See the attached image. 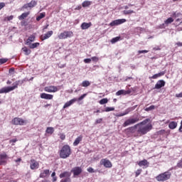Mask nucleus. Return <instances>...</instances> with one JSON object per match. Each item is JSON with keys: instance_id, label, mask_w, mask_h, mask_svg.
<instances>
[{"instance_id": "nucleus-1", "label": "nucleus", "mask_w": 182, "mask_h": 182, "mask_svg": "<svg viewBox=\"0 0 182 182\" xmlns=\"http://www.w3.org/2000/svg\"><path fill=\"white\" fill-rule=\"evenodd\" d=\"M137 127L138 129L136 133L134 135V137H141V136H144V134H147L149 132L153 130V124L150 119H146L134 127H129L127 130L129 131L130 133H134Z\"/></svg>"}, {"instance_id": "nucleus-2", "label": "nucleus", "mask_w": 182, "mask_h": 182, "mask_svg": "<svg viewBox=\"0 0 182 182\" xmlns=\"http://www.w3.org/2000/svg\"><path fill=\"white\" fill-rule=\"evenodd\" d=\"M25 82H26V79H23V80H19L16 81L12 87H2L0 90V95L2 93H9V92H12V90H15V89H18V86L22 85H23V83H25Z\"/></svg>"}, {"instance_id": "nucleus-3", "label": "nucleus", "mask_w": 182, "mask_h": 182, "mask_svg": "<svg viewBox=\"0 0 182 182\" xmlns=\"http://www.w3.org/2000/svg\"><path fill=\"white\" fill-rule=\"evenodd\" d=\"M72 154V149L69 145H64L59 151L60 159H68Z\"/></svg>"}, {"instance_id": "nucleus-4", "label": "nucleus", "mask_w": 182, "mask_h": 182, "mask_svg": "<svg viewBox=\"0 0 182 182\" xmlns=\"http://www.w3.org/2000/svg\"><path fill=\"white\" fill-rule=\"evenodd\" d=\"M170 178H171V172L169 171L160 173L156 177L157 181H167V180H170Z\"/></svg>"}, {"instance_id": "nucleus-5", "label": "nucleus", "mask_w": 182, "mask_h": 182, "mask_svg": "<svg viewBox=\"0 0 182 182\" xmlns=\"http://www.w3.org/2000/svg\"><path fill=\"white\" fill-rule=\"evenodd\" d=\"M28 124V120L20 117H15L11 120V124L14 126H25Z\"/></svg>"}, {"instance_id": "nucleus-6", "label": "nucleus", "mask_w": 182, "mask_h": 182, "mask_svg": "<svg viewBox=\"0 0 182 182\" xmlns=\"http://www.w3.org/2000/svg\"><path fill=\"white\" fill-rule=\"evenodd\" d=\"M138 122H140V118L139 117H129L125 122L123 123L122 126L123 127H127V126H131L132 124H135V123H137Z\"/></svg>"}, {"instance_id": "nucleus-7", "label": "nucleus", "mask_w": 182, "mask_h": 182, "mask_svg": "<svg viewBox=\"0 0 182 182\" xmlns=\"http://www.w3.org/2000/svg\"><path fill=\"white\" fill-rule=\"evenodd\" d=\"M59 90H60L59 86L50 85L44 87V91L47 92V93H56Z\"/></svg>"}, {"instance_id": "nucleus-8", "label": "nucleus", "mask_w": 182, "mask_h": 182, "mask_svg": "<svg viewBox=\"0 0 182 182\" xmlns=\"http://www.w3.org/2000/svg\"><path fill=\"white\" fill-rule=\"evenodd\" d=\"M137 107V105H134L133 107H130L125 109L124 112L119 113V114H114V116L116 117H123V116H126L130 113V112H133V110H135L136 108Z\"/></svg>"}, {"instance_id": "nucleus-9", "label": "nucleus", "mask_w": 182, "mask_h": 182, "mask_svg": "<svg viewBox=\"0 0 182 182\" xmlns=\"http://www.w3.org/2000/svg\"><path fill=\"white\" fill-rule=\"evenodd\" d=\"M73 31H64L58 36V39H68V38H73Z\"/></svg>"}, {"instance_id": "nucleus-10", "label": "nucleus", "mask_w": 182, "mask_h": 182, "mask_svg": "<svg viewBox=\"0 0 182 182\" xmlns=\"http://www.w3.org/2000/svg\"><path fill=\"white\" fill-rule=\"evenodd\" d=\"M101 166H104L105 168H112L113 167V164H112V161L107 159H101L100 162Z\"/></svg>"}, {"instance_id": "nucleus-11", "label": "nucleus", "mask_w": 182, "mask_h": 182, "mask_svg": "<svg viewBox=\"0 0 182 182\" xmlns=\"http://www.w3.org/2000/svg\"><path fill=\"white\" fill-rule=\"evenodd\" d=\"M38 5V1L35 0H32L30 3L26 4L22 6V9H28V8H30V9H32V8H35Z\"/></svg>"}, {"instance_id": "nucleus-12", "label": "nucleus", "mask_w": 182, "mask_h": 182, "mask_svg": "<svg viewBox=\"0 0 182 182\" xmlns=\"http://www.w3.org/2000/svg\"><path fill=\"white\" fill-rule=\"evenodd\" d=\"M127 20L126 18H121V19H117L112 21L109 23L110 26H117V25H122V23H124V22H127Z\"/></svg>"}, {"instance_id": "nucleus-13", "label": "nucleus", "mask_w": 182, "mask_h": 182, "mask_svg": "<svg viewBox=\"0 0 182 182\" xmlns=\"http://www.w3.org/2000/svg\"><path fill=\"white\" fill-rule=\"evenodd\" d=\"M30 168L31 170H37L39 168V162L36 161L35 159H31Z\"/></svg>"}, {"instance_id": "nucleus-14", "label": "nucleus", "mask_w": 182, "mask_h": 182, "mask_svg": "<svg viewBox=\"0 0 182 182\" xmlns=\"http://www.w3.org/2000/svg\"><path fill=\"white\" fill-rule=\"evenodd\" d=\"M40 97L41 99H45L46 100H52V99H53V95L43 92L40 95Z\"/></svg>"}, {"instance_id": "nucleus-15", "label": "nucleus", "mask_w": 182, "mask_h": 182, "mask_svg": "<svg viewBox=\"0 0 182 182\" xmlns=\"http://www.w3.org/2000/svg\"><path fill=\"white\" fill-rule=\"evenodd\" d=\"M82 168L79 167V166H76L74 167L72 170H71V173H73V176H79L80 174L82 173Z\"/></svg>"}, {"instance_id": "nucleus-16", "label": "nucleus", "mask_w": 182, "mask_h": 182, "mask_svg": "<svg viewBox=\"0 0 182 182\" xmlns=\"http://www.w3.org/2000/svg\"><path fill=\"white\" fill-rule=\"evenodd\" d=\"M166 86V82L164 80H159L155 85L154 89H161Z\"/></svg>"}, {"instance_id": "nucleus-17", "label": "nucleus", "mask_w": 182, "mask_h": 182, "mask_svg": "<svg viewBox=\"0 0 182 182\" xmlns=\"http://www.w3.org/2000/svg\"><path fill=\"white\" fill-rule=\"evenodd\" d=\"M131 93H132V90H121L116 92V96H122V95H123L124 96H126V95H130Z\"/></svg>"}, {"instance_id": "nucleus-18", "label": "nucleus", "mask_w": 182, "mask_h": 182, "mask_svg": "<svg viewBox=\"0 0 182 182\" xmlns=\"http://www.w3.org/2000/svg\"><path fill=\"white\" fill-rule=\"evenodd\" d=\"M77 102V98H73L72 100H70V101L67 102L63 107V109H68V107H70V106H72V105H73V103Z\"/></svg>"}, {"instance_id": "nucleus-19", "label": "nucleus", "mask_w": 182, "mask_h": 182, "mask_svg": "<svg viewBox=\"0 0 182 182\" xmlns=\"http://www.w3.org/2000/svg\"><path fill=\"white\" fill-rule=\"evenodd\" d=\"M52 35H53V31H49L46 34H44V36H41V41H46V39H49Z\"/></svg>"}, {"instance_id": "nucleus-20", "label": "nucleus", "mask_w": 182, "mask_h": 182, "mask_svg": "<svg viewBox=\"0 0 182 182\" xmlns=\"http://www.w3.org/2000/svg\"><path fill=\"white\" fill-rule=\"evenodd\" d=\"M72 173L69 171H64L61 173L59 176L60 178H70Z\"/></svg>"}, {"instance_id": "nucleus-21", "label": "nucleus", "mask_w": 182, "mask_h": 182, "mask_svg": "<svg viewBox=\"0 0 182 182\" xmlns=\"http://www.w3.org/2000/svg\"><path fill=\"white\" fill-rule=\"evenodd\" d=\"M92 26V23H86L84 22L81 24V29H82L83 31L86 30V29H89V28H90Z\"/></svg>"}, {"instance_id": "nucleus-22", "label": "nucleus", "mask_w": 182, "mask_h": 182, "mask_svg": "<svg viewBox=\"0 0 182 182\" xmlns=\"http://www.w3.org/2000/svg\"><path fill=\"white\" fill-rule=\"evenodd\" d=\"M149 161H147L146 159H144L142 161H140L139 163H138V165L139 166V167H143L144 166H146V167H149Z\"/></svg>"}, {"instance_id": "nucleus-23", "label": "nucleus", "mask_w": 182, "mask_h": 182, "mask_svg": "<svg viewBox=\"0 0 182 182\" xmlns=\"http://www.w3.org/2000/svg\"><path fill=\"white\" fill-rule=\"evenodd\" d=\"M49 176V169H46L43 172L40 173V178H45V177H48Z\"/></svg>"}, {"instance_id": "nucleus-24", "label": "nucleus", "mask_w": 182, "mask_h": 182, "mask_svg": "<svg viewBox=\"0 0 182 182\" xmlns=\"http://www.w3.org/2000/svg\"><path fill=\"white\" fill-rule=\"evenodd\" d=\"M164 75H166V73L162 71L157 74H154L152 77H150V79H158V77H161V76H164Z\"/></svg>"}, {"instance_id": "nucleus-25", "label": "nucleus", "mask_w": 182, "mask_h": 182, "mask_svg": "<svg viewBox=\"0 0 182 182\" xmlns=\"http://www.w3.org/2000/svg\"><path fill=\"white\" fill-rule=\"evenodd\" d=\"M35 39H36V36L35 35H31L28 37L26 41V45L31 44V42H35Z\"/></svg>"}, {"instance_id": "nucleus-26", "label": "nucleus", "mask_w": 182, "mask_h": 182, "mask_svg": "<svg viewBox=\"0 0 182 182\" xmlns=\"http://www.w3.org/2000/svg\"><path fill=\"white\" fill-rule=\"evenodd\" d=\"M83 139V136L80 135L79 136H77L75 141L73 142V146H77L79 144V143H80V141H82V140Z\"/></svg>"}, {"instance_id": "nucleus-27", "label": "nucleus", "mask_w": 182, "mask_h": 182, "mask_svg": "<svg viewBox=\"0 0 182 182\" xmlns=\"http://www.w3.org/2000/svg\"><path fill=\"white\" fill-rule=\"evenodd\" d=\"M8 155H6V154H0V166H2L3 163H6L5 160L6 159H7Z\"/></svg>"}, {"instance_id": "nucleus-28", "label": "nucleus", "mask_w": 182, "mask_h": 182, "mask_svg": "<svg viewBox=\"0 0 182 182\" xmlns=\"http://www.w3.org/2000/svg\"><path fill=\"white\" fill-rule=\"evenodd\" d=\"M31 14L30 11L23 13L21 16H18L19 21H23L25 18H28V16Z\"/></svg>"}, {"instance_id": "nucleus-29", "label": "nucleus", "mask_w": 182, "mask_h": 182, "mask_svg": "<svg viewBox=\"0 0 182 182\" xmlns=\"http://www.w3.org/2000/svg\"><path fill=\"white\" fill-rule=\"evenodd\" d=\"M168 127L171 130H174V129L177 127V122L174 121L171 122L168 124Z\"/></svg>"}, {"instance_id": "nucleus-30", "label": "nucleus", "mask_w": 182, "mask_h": 182, "mask_svg": "<svg viewBox=\"0 0 182 182\" xmlns=\"http://www.w3.org/2000/svg\"><path fill=\"white\" fill-rule=\"evenodd\" d=\"M53 132H55V129L52 127H47L46 130V133H47L48 134H53Z\"/></svg>"}, {"instance_id": "nucleus-31", "label": "nucleus", "mask_w": 182, "mask_h": 182, "mask_svg": "<svg viewBox=\"0 0 182 182\" xmlns=\"http://www.w3.org/2000/svg\"><path fill=\"white\" fill-rule=\"evenodd\" d=\"M23 52H24V55H26V56H28V55H31V50L28 49L27 47H23L22 48Z\"/></svg>"}, {"instance_id": "nucleus-32", "label": "nucleus", "mask_w": 182, "mask_h": 182, "mask_svg": "<svg viewBox=\"0 0 182 182\" xmlns=\"http://www.w3.org/2000/svg\"><path fill=\"white\" fill-rule=\"evenodd\" d=\"M41 45V43H30L28 45L30 49H35V48H38V46H39Z\"/></svg>"}, {"instance_id": "nucleus-33", "label": "nucleus", "mask_w": 182, "mask_h": 182, "mask_svg": "<svg viewBox=\"0 0 182 182\" xmlns=\"http://www.w3.org/2000/svg\"><path fill=\"white\" fill-rule=\"evenodd\" d=\"M173 22H174V19H173L171 17H169L164 21V23L165 25H170V23H173Z\"/></svg>"}, {"instance_id": "nucleus-34", "label": "nucleus", "mask_w": 182, "mask_h": 182, "mask_svg": "<svg viewBox=\"0 0 182 182\" xmlns=\"http://www.w3.org/2000/svg\"><path fill=\"white\" fill-rule=\"evenodd\" d=\"M90 85V82H89V80H84L81 84V86H82V87H88V86Z\"/></svg>"}, {"instance_id": "nucleus-35", "label": "nucleus", "mask_w": 182, "mask_h": 182, "mask_svg": "<svg viewBox=\"0 0 182 182\" xmlns=\"http://www.w3.org/2000/svg\"><path fill=\"white\" fill-rule=\"evenodd\" d=\"M90 5H92V1H85L82 4V6L83 8H86V6H90Z\"/></svg>"}, {"instance_id": "nucleus-36", "label": "nucleus", "mask_w": 182, "mask_h": 182, "mask_svg": "<svg viewBox=\"0 0 182 182\" xmlns=\"http://www.w3.org/2000/svg\"><path fill=\"white\" fill-rule=\"evenodd\" d=\"M120 39H121V37L120 36H117V37H115V38H113L111 41H110V42H111V43H116V42H119V41H120Z\"/></svg>"}, {"instance_id": "nucleus-37", "label": "nucleus", "mask_w": 182, "mask_h": 182, "mask_svg": "<svg viewBox=\"0 0 182 182\" xmlns=\"http://www.w3.org/2000/svg\"><path fill=\"white\" fill-rule=\"evenodd\" d=\"M46 14L45 13H41L38 16L36 17V21H39L41 19H43V18H45Z\"/></svg>"}, {"instance_id": "nucleus-38", "label": "nucleus", "mask_w": 182, "mask_h": 182, "mask_svg": "<svg viewBox=\"0 0 182 182\" xmlns=\"http://www.w3.org/2000/svg\"><path fill=\"white\" fill-rule=\"evenodd\" d=\"M107 102H109V100H107V98H103L101 100H100L99 103L100 105H106Z\"/></svg>"}, {"instance_id": "nucleus-39", "label": "nucleus", "mask_w": 182, "mask_h": 182, "mask_svg": "<svg viewBox=\"0 0 182 182\" xmlns=\"http://www.w3.org/2000/svg\"><path fill=\"white\" fill-rule=\"evenodd\" d=\"M114 107H107L106 108H105V112H114Z\"/></svg>"}, {"instance_id": "nucleus-40", "label": "nucleus", "mask_w": 182, "mask_h": 182, "mask_svg": "<svg viewBox=\"0 0 182 182\" xmlns=\"http://www.w3.org/2000/svg\"><path fill=\"white\" fill-rule=\"evenodd\" d=\"M156 109V107L154 105H151L149 107H147L145 109L146 112H150V110H154Z\"/></svg>"}, {"instance_id": "nucleus-41", "label": "nucleus", "mask_w": 182, "mask_h": 182, "mask_svg": "<svg viewBox=\"0 0 182 182\" xmlns=\"http://www.w3.org/2000/svg\"><path fill=\"white\" fill-rule=\"evenodd\" d=\"M176 167H178V168H182V158L178 161Z\"/></svg>"}, {"instance_id": "nucleus-42", "label": "nucleus", "mask_w": 182, "mask_h": 182, "mask_svg": "<svg viewBox=\"0 0 182 182\" xmlns=\"http://www.w3.org/2000/svg\"><path fill=\"white\" fill-rule=\"evenodd\" d=\"M7 62H8V59L0 58V65H4V63H6Z\"/></svg>"}, {"instance_id": "nucleus-43", "label": "nucleus", "mask_w": 182, "mask_h": 182, "mask_svg": "<svg viewBox=\"0 0 182 182\" xmlns=\"http://www.w3.org/2000/svg\"><path fill=\"white\" fill-rule=\"evenodd\" d=\"M141 169H137L135 172V177H139V176H140V174H141Z\"/></svg>"}, {"instance_id": "nucleus-44", "label": "nucleus", "mask_w": 182, "mask_h": 182, "mask_svg": "<svg viewBox=\"0 0 182 182\" xmlns=\"http://www.w3.org/2000/svg\"><path fill=\"white\" fill-rule=\"evenodd\" d=\"M60 182H72V179H70V178H65L61 179Z\"/></svg>"}, {"instance_id": "nucleus-45", "label": "nucleus", "mask_w": 182, "mask_h": 182, "mask_svg": "<svg viewBox=\"0 0 182 182\" xmlns=\"http://www.w3.org/2000/svg\"><path fill=\"white\" fill-rule=\"evenodd\" d=\"M180 15H181V14H180V13H177V12L172 13L173 18H178V16H180Z\"/></svg>"}, {"instance_id": "nucleus-46", "label": "nucleus", "mask_w": 182, "mask_h": 182, "mask_svg": "<svg viewBox=\"0 0 182 182\" xmlns=\"http://www.w3.org/2000/svg\"><path fill=\"white\" fill-rule=\"evenodd\" d=\"M86 96H87V94H83L82 95H81L77 100H78L79 102H80V100H83V99H85V97H86Z\"/></svg>"}, {"instance_id": "nucleus-47", "label": "nucleus", "mask_w": 182, "mask_h": 182, "mask_svg": "<svg viewBox=\"0 0 182 182\" xmlns=\"http://www.w3.org/2000/svg\"><path fill=\"white\" fill-rule=\"evenodd\" d=\"M102 122H103V119L100 118L98 119H96L95 124H100V123H102Z\"/></svg>"}, {"instance_id": "nucleus-48", "label": "nucleus", "mask_w": 182, "mask_h": 182, "mask_svg": "<svg viewBox=\"0 0 182 182\" xmlns=\"http://www.w3.org/2000/svg\"><path fill=\"white\" fill-rule=\"evenodd\" d=\"M134 11L133 10H127L124 11L125 15H130V14H133Z\"/></svg>"}, {"instance_id": "nucleus-49", "label": "nucleus", "mask_w": 182, "mask_h": 182, "mask_svg": "<svg viewBox=\"0 0 182 182\" xmlns=\"http://www.w3.org/2000/svg\"><path fill=\"white\" fill-rule=\"evenodd\" d=\"M91 60H92V62H99V58L96 56L92 57Z\"/></svg>"}, {"instance_id": "nucleus-50", "label": "nucleus", "mask_w": 182, "mask_h": 182, "mask_svg": "<svg viewBox=\"0 0 182 182\" xmlns=\"http://www.w3.org/2000/svg\"><path fill=\"white\" fill-rule=\"evenodd\" d=\"M60 139L61 140H65L66 139V135H65V134H60Z\"/></svg>"}, {"instance_id": "nucleus-51", "label": "nucleus", "mask_w": 182, "mask_h": 182, "mask_svg": "<svg viewBox=\"0 0 182 182\" xmlns=\"http://www.w3.org/2000/svg\"><path fill=\"white\" fill-rule=\"evenodd\" d=\"M87 171H88V173H95V169H93V168L92 167H89Z\"/></svg>"}, {"instance_id": "nucleus-52", "label": "nucleus", "mask_w": 182, "mask_h": 182, "mask_svg": "<svg viewBox=\"0 0 182 182\" xmlns=\"http://www.w3.org/2000/svg\"><path fill=\"white\" fill-rule=\"evenodd\" d=\"M84 62L85 63H90L92 62V58H85Z\"/></svg>"}, {"instance_id": "nucleus-53", "label": "nucleus", "mask_w": 182, "mask_h": 182, "mask_svg": "<svg viewBox=\"0 0 182 182\" xmlns=\"http://www.w3.org/2000/svg\"><path fill=\"white\" fill-rule=\"evenodd\" d=\"M3 8H5V3L4 2H0V11Z\"/></svg>"}, {"instance_id": "nucleus-54", "label": "nucleus", "mask_w": 182, "mask_h": 182, "mask_svg": "<svg viewBox=\"0 0 182 182\" xmlns=\"http://www.w3.org/2000/svg\"><path fill=\"white\" fill-rule=\"evenodd\" d=\"M178 48H181L182 47V42H177L176 43V44Z\"/></svg>"}, {"instance_id": "nucleus-55", "label": "nucleus", "mask_w": 182, "mask_h": 182, "mask_svg": "<svg viewBox=\"0 0 182 182\" xmlns=\"http://www.w3.org/2000/svg\"><path fill=\"white\" fill-rule=\"evenodd\" d=\"M149 50H139L138 53H148Z\"/></svg>"}, {"instance_id": "nucleus-56", "label": "nucleus", "mask_w": 182, "mask_h": 182, "mask_svg": "<svg viewBox=\"0 0 182 182\" xmlns=\"http://www.w3.org/2000/svg\"><path fill=\"white\" fill-rule=\"evenodd\" d=\"M6 19L7 21H12V19H14V16H7Z\"/></svg>"}, {"instance_id": "nucleus-57", "label": "nucleus", "mask_w": 182, "mask_h": 182, "mask_svg": "<svg viewBox=\"0 0 182 182\" xmlns=\"http://www.w3.org/2000/svg\"><path fill=\"white\" fill-rule=\"evenodd\" d=\"M166 134V130L161 129L159 132V134Z\"/></svg>"}, {"instance_id": "nucleus-58", "label": "nucleus", "mask_w": 182, "mask_h": 182, "mask_svg": "<svg viewBox=\"0 0 182 182\" xmlns=\"http://www.w3.org/2000/svg\"><path fill=\"white\" fill-rule=\"evenodd\" d=\"M52 181H53V182L58 181V176H53Z\"/></svg>"}, {"instance_id": "nucleus-59", "label": "nucleus", "mask_w": 182, "mask_h": 182, "mask_svg": "<svg viewBox=\"0 0 182 182\" xmlns=\"http://www.w3.org/2000/svg\"><path fill=\"white\" fill-rule=\"evenodd\" d=\"M9 73H12V72H15V68H12L9 70Z\"/></svg>"}, {"instance_id": "nucleus-60", "label": "nucleus", "mask_w": 182, "mask_h": 182, "mask_svg": "<svg viewBox=\"0 0 182 182\" xmlns=\"http://www.w3.org/2000/svg\"><path fill=\"white\" fill-rule=\"evenodd\" d=\"M10 141H11V143H16V141H18V139H14L10 140Z\"/></svg>"}, {"instance_id": "nucleus-61", "label": "nucleus", "mask_w": 182, "mask_h": 182, "mask_svg": "<svg viewBox=\"0 0 182 182\" xmlns=\"http://www.w3.org/2000/svg\"><path fill=\"white\" fill-rule=\"evenodd\" d=\"M153 49H154V50H161V48L159 46L158 47H155Z\"/></svg>"}, {"instance_id": "nucleus-62", "label": "nucleus", "mask_w": 182, "mask_h": 182, "mask_svg": "<svg viewBox=\"0 0 182 182\" xmlns=\"http://www.w3.org/2000/svg\"><path fill=\"white\" fill-rule=\"evenodd\" d=\"M176 97H182V92L176 94Z\"/></svg>"}, {"instance_id": "nucleus-63", "label": "nucleus", "mask_w": 182, "mask_h": 182, "mask_svg": "<svg viewBox=\"0 0 182 182\" xmlns=\"http://www.w3.org/2000/svg\"><path fill=\"white\" fill-rule=\"evenodd\" d=\"M176 22H179L180 23H182L181 18H177V19L176 20Z\"/></svg>"}, {"instance_id": "nucleus-64", "label": "nucleus", "mask_w": 182, "mask_h": 182, "mask_svg": "<svg viewBox=\"0 0 182 182\" xmlns=\"http://www.w3.org/2000/svg\"><path fill=\"white\" fill-rule=\"evenodd\" d=\"M178 130H179L180 133H182V125L180 126Z\"/></svg>"}]
</instances>
